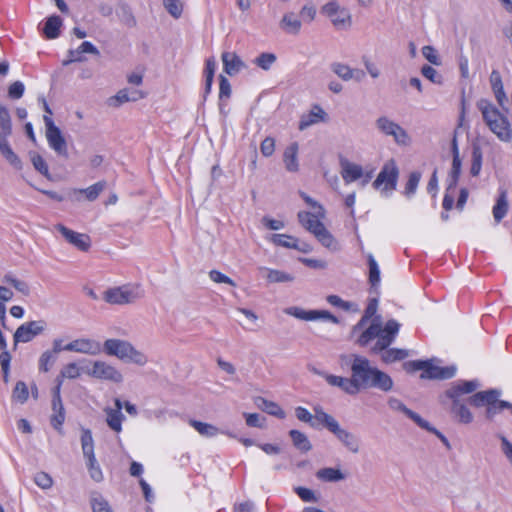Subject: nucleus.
I'll return each mask as SVG.
<instances>
[{"label":"nucleus","mask_w":512,"mask_h":512,"mask_svg":"<svg viewBox=\"0 0 512 512\" xmlns=\"http://www.w3.org/2000/svg\"><path fill=\"white\" fill-rule=\"evenodd\" d=\"M80 375L79 368L75 363H69L61 370V377L75 379Z\"/></svg>","instance_id":"nucleus-64"},{"label":"nucleus","mask_w":512,"mask_h":512,"mask_svg":"<svg viewBox=\"0 0 512 512\" xmlns=\"http://www.w3.org/2000/svg\"><path fill=\"white\" fill-rule=\"evenodd\" d=\"M315 421L323 424L331 433L339 426V423L334 417L325 413L321 408H315Z\"/></svg>","instance_id":"nucleus-41"},{"label":"nucleus","mask_w":512,"mask_h":512,"mask_svg":"<svg viewBox=\"0 0 512 512\" xmlns=\"http://www.w3.org/2000/svg\"><path fill=\"white\" fill-rule=\"evenodd\" d=\"M509 209V203L507 199V192L505 190L501 191L496 204L493 207V217L494 220L499 223L507 214Z\"/></svg>","instance_id":"nucleus-33"},{"label":"nucleus","mask_w":512,"mask_h":512,"mask_svg":"<svg viewBox=\"0 0 512 512\" xmlns=\"http://www.w3.org/2000/svg\"><path fill=\"white\" fill-rule=\"evenodd\" d=\"M62 26V19L59 16L53 15L45 22L43 33L47 39H55L60 34Z\"/></svg>","instance_id":"nucleus-35"},{"label":"nucleus","mask_w":512,"mask_h":512,"mask_svg":"<svg viewBox=\"0 0 512 512\" xmlns=\"http://www.w3.org/2000/svg\"><path fill=\"white\" fill-rule=\"evenodd\" d=\"M55 230H57L63 238L75 248L80 251L87 252L91 247V238L89 235L84 233L76 232L63 224H56L54 226Z\"/></svg>","instance_id":"nucleus-13"},{"label":"nucleus","mask_w":512,"mask_h":512,"mask_svg":"<svg viewBox=\"0 0 512 512\" xmlns=\"http://www.w3.org/2000/svg\"><path fill=\"white\" fill-rule=\"evenodd\" d=\"M423 56L433 65H441V59L434 47L427 45L422 48Z\"/></svg>","instance_id":"nucleus-60"},{"label":"nucleus","mask_w":512,"mask_h":512,"mask_svg":"<svg viewBox=\"0 0 512 512\" xmlns=\"http://www.w3.org/2000/svg\"><path fill=\"white\" fill-rule=\"evenodd\" d=\"M369 282L372 287L378 286L380 282V269L372 254L368 255Z\"/></svg>","instance_id":"nucleus-47"},{"label":"nucleus","mask_w":512,"mask_h":512,"mask_svg":"<svg viewBox=\"0 0 512 512\" xmlns=\"http://www.w3.org/2000/svg\"><path fill=\"white\" fill-rule=\"evenodd\" d=\"M477 108L480 110L484 122L493 123V121H500L501 124L505 123V117L489 100L480 99L477 102Z\"/></svg>","instance_id":"nucleus-17"},{"label":"nucleus","mask_w":512,"mask_h":512,"mask_svg":"<svg viewBox=\"0 0 512 512\" xmlns=\"http://www.w3.org/2000/svg\"><path fill=\"white\" fill-rule=\"evenodd\" d=\"M146 97V93L138 89L124 88L117 92V94L108 100L110 106L118 107L121 104L129 101H138Z\"/></svg>","instance_id":"nucleus-18"},{"label":"nucleus","mask_w":512,"mask_h":512,"mask_svg":"<svg viewBox=\"0 0 512 512\" xmlns=\"http://www.w3.org/2000/svg\"><path fill=\"white\" fill-rule=\"evenodd\" d=\"M501 391L498 389H489L486 391H480L468 398V402L474 407H482L487 406V404H491L495 396H500Z\"/></svg>","instance_id":"nucleus-27"},{"label":"nucleus","mask_w":512,"mask_h":512,"mask_svg":"<svg viewBox=\"0 0 512 512\" xmlns=\"http://www.w3.org/2000/svg\"><path fill=\"white\" fill-rule=\"evenodd\" d=\"M47 328L45 320L29 321L20 325L14 335V345L30 342L34 337L42 334Z\"/></svg>","instance_id":"nucleus-11"},{"label":"nucleus","mask_w":512,"mask_h":512,"mask_svg":"<svg viewBox=\"0 0 512 512\" xmlns=\"http://www.w3.org/2000/svg\"><path fill=\"white\" fill-rule=\"evenodd\" d=\"M276 61V55L273 53L264 52L261 53L255 60L254 63L261 69L267 71Z\"/></svg>","instance_id":"nucleus-50"},{"label":"nucleus","mask_w":512,"mask_h":512,"mask_svg":"<svg viewBox=\"0 0 512 512\" xmlns=\"http://www.w3.org/2000/svg\"><path fill=\"white\" fill-rule=\"evenodd\" d=\"M163 4L167 11L174 17H180L182 13V3L180 0H163Z\"/></svg>","instance_id":"nucleus-57"},{"label":"nucleus","mask_w":512,"mask_h":512,"mask_svg":"<svg viewBox=\"0 0 512 512\" xmlns=\"http://www.w3.org/2000/svg\"><path fill=\"white\" fill-rule=\"evenodd\" d=\"M350 358L355 394H358L363 389H369V383L376 367L371 366L367 358L358 354H351Z\"/></svg>","instance_id":"nucleus-4"},{"label":"nucleus","mask_w":512,"mask_h":512,"mask_svg":"<svg viewBox=\"0 0 512 512\" xmlns=\"http://www.w3.org/2000/svg\"><path fill=\"white\" fill-rule=\"evenodd\" d=\"M294 491L304 502H318V497L311 489L299 486L295 487Z\"/></svg>","instance_id":"nucleus-58"},{"label":"nucleus","mask_w":512,"mask_h":512,"mask_svg":"<svg viewBox=\"0 0 512 512\" xmlns=\"http://www.w3.org/2000/svg\"><path fill=\"white\" fill-rule=\"evenodd\" d=\"M189 424L202 436L214 437L220 433V430L209 423L201 422L198 420H189Z\"/></svg>","instance_id":"nucleus-40"},{"label":"nucleus","mask_w":512,"mask_h":512,"mask_svg":"<svg viewBox=\"0 0 512 512\" xmlns=\"http://www.w3.org/2000/svg\"><path fill=\"white\" fill-rule=\"evenodd\" d=\"M331 70L344 81H350L354 78V69L346 64L334 62L331 64Z\"/></svg>","instance_id":"nucleus-46"},{"label":"nucleus","mask_w":512,"mask_h":512,"mask_svg":"<svg viewBox=\"0 0 512 512\" xmlns=\"http://www.w3.org/2000/svg\"><path fill=\"white\" fill-rule=\"evenodd\" d=\"M325 380L329 385L340 388L348 395H356L352 376L350 378H346L329 374L325 375Z\"/></svg>","instance_id":"nucleus-28"},{"label":"nucleus","mask_w":512,"mask_h":512,"mask_svg":"<svg viewBox=\"0 0 512 512\" xmlns=\"http://www.w3.org/2000/svg\"><path fill=\"white\" fill-rule=\"evenodd\" d=\"M289 435L293 445L302 452H308L312 449V445L307 436L299 430H290Z\"/></svg>","instance_id":"nucleus-39"},{"label":"nucleus","mask_w":512,"mask_h":512,"mask_svg":"<svg viewBox=\"0 0 512 512\" xmlns=\"http://www.w3.org/2000/svg\"><path fill=\"white\" fill-rule=\"evenodd\" d=\"M53 415L51 416V425L58 431L61 430V426L65 420V412L62 401H60V405L53 406Z\"/></svg>","instance_id":"nucleus-49"},{"label":"nucleus","mask_w":512,"mask_h":512,"mask_svg":"<svg viewBox=\"0 0 512 512\" xmlns=\"http://www.w3.org/2000/svg\"><path fill=\"white\" fill-rule=\"evenodd\" d=\"M321 12L331 19L335 28L345 30L352 25V16L349 10L336 1H330L321 8Z\"/></svg>","instance_id":"nucleus-7"},{"label":"nucleus","mask_w":512,"mask_h":512,"mask_svg":"<svg viewBox=\"0 0 512 512\" xmlns=\"http://www.w3.org/2000/svg\"><path fill=\"white\" fill-rule=\"evenodd\" d=\"M390 409L404 413L408 418L413 420L419 427L423 429H430V424L424 420L420 415L407 408L402 401L397 398H390L388 400Z\"/></svg>","instance_id":"nucleus-19"},{"label":"nucleus","mask_w":512,"mask_h":512,"mask_svg":"<svg viewBox=\"0 0 512 512\" xmlns=\"http://www.w3.org/2000/svg\"><path fill=\"white\" fill-rule=\"evenodd\" d=\"M6 161L16 169L22 168L20 158L14 153L11 147L6 148L0 152Z\"/></svg>","instance_id":"nucleus-59"},{"label":"nucleus","mask_w":512,"mask_h":512,"mask_svg":"<svg viewBox=\"0 0 512 512\" xmlns=\"http://www.w3.org/2000/svg\"><path fill=\"white\" fill-rule=\"evenodd\" d=\"M104 352L115 356L122 361L132 362L144 366L148 359L146 355L137 350L130 342L121 339H107L103 345Z\"/></svg>","instance_id":"nucleus-3"},{"label":"nucleus","mask_w":512,"mask_h":512,"mask_svg":"<svg viewBox=\"0 0 512 512\" xmlns=\"http://www.w3.org/2000/svg\"><path fill=\"white\" fill-rule=\"evenodd\" d=\"M106 188L105 181H99L88 188L74 190V192H79L85 194V197L89 201H94L98 198L99 194Z\"/></svg>","instance_id":"nucleus-45"},{"label":"nucleus","mask_w":512,"mask_h":512,"mask_svg":"<svg viewBox=\"0 0 512 512\" xmlns=\"http://www.w3.org/2000/svg\"><path fill=\"white\" fill-rule=\"evenodd\" d=\"M259 272L267 279L269 283H286L294 280L293 275L280 270L259 267Z\"/></svg>","instance_id":"nucleus-30"},{"label":"nucleus","mask_w":512,"mask_h":512,"mask_svg":"<svg viewBox=\"0 0 512 512\" xmlns=\"http://www.w3.org/2000/svg\"><path fill=\"white\" fill-rule=\"evenodd\" d=\"M91 505L93 512H112L108 502L101 496L92 498Z\"/></svg>","instance_id":"nucleus-62"},{"label":"nucleus","mask_w":512,"mask_h":512,"mask_svg":"<svg viewBox=\"0 0 512 512\" xmlns=\"http://www.w3.org/2000/svg\"><path fill=\"white\" fill-rule=\"evenodd\" d=\"M399 170L394 162L390 160L384 164L377 178L373 182V187L379 189L382 187L381 192L387 194L396 189Z\"/></svg>","instance_id":"nucleus-9"},{"label":"nucleus","mask_w":512,"mask_h":512,"mask_svg":"<svg viewBox=\"0 0 512 512\" xmlns=\"http://www.w3.org/2000/svg\"><path fill=\"white\" fill-rule=\"evenodd\" d=\"M56 356L50 350L42 353L39 358V369L43 372H48L51 366L55 363Z\"/></svg>","instance_id":"nucleus-53"},{"label":"nucleus","mask_w":512,"mask_h":512,"mask_svg":"<svg viewBox=\"0 0 512 512\" xmlns=\"http://www.w3.org/2000/svg\"><path fill=\"white\" fill-rule=\"evenodd\" d=\"M490 131L494 133L501 141L509 142L512 139V129L508 119L505 117V123L501 124L496 120L493 123L486 124Z\"/></svg>","instance_id":"nucleus-29"},{"label":"nucleus","mask_w":512,"mask_h":512,"mask_svg":"<svg viewBox=\"0 0 512 512\" xmlns=\"http://www.w3.org/2000/svg\"><path fill=\"white\" fill-rule=\"evenodd\" d=\"M34 482L42 489H49L53 484L51 476L45 472H39L34 477Z\"/></svg>","instance_id":"nucleus-63"},{"label":"nucleus","mask_w":512,"mask_h":512,"mask_svg":"<svg viewBox=\"0 0 512 512\" xmlns=\"http://www.w3.org/2000/svg\"><path fill=\"white\" fill-rule=\"evenodd\" d=\"M221 57L224 71L230 76L238 74L246 67L245 63L234 52H223Z\"/></svg>","instance_id":"nucleus-21"},{"label":"nucleus","mask_w":512,"mask_h":512,"mask_svg":"<svg viewBox=\"0 0 512 512\" xmlns=\"http://www.w3.org/2000/svg\"><path fill=\"white\" fill-rule=\"evenodd\" d=\"M119 17L121 22L128 27H133L136 24L135 17L133 16L131 9L127 5L120 6Z\"/></svg>","instance_id":"nucleus-55"},{"label":"nucleus","mask_w":512,"mask_h":512,"mask_svg":"<svg viewBox=\"0 0 512 512\" xmlns=\"http://www.w3.org/2000/svg\"><path fill=\"white\" fill-rule=\"evenodd\" d=\"M87 466L90 477L96 482H101L103 480V474L100 466L97 464L96 457L94 458L93 461L87 460Z\"/></svg>","instance_id":"nucleus-61"},{"label":"nucleus","mask_w":512,"mask_h":512,"mask_svg":"<svg viewBox=\"0 0 512 512\" xmlns=\"http://www.w3.org/2000/svg\"><path fill=\"white\" fill-rule=\"evenodd\" d=\"M326 116V112L319 105H314L308 114L302 115L299 130L303 131L314 124L325 121Z\"/></svg>","instance_id":"nucleus-23"},{"label":"nucleus","mask_w":512,"mask_h":512,"mask_svg":"<svg viewBox=\"0 0 512 512\" xmlns=\"http://www.w3.org/2000/svg\"><path fill=\"white\" fill-rule=\"evenodd\" d=\"M106 414V423L109 428L117 433L122 431V422L125 420V416L122 411L113 410L111 407L104 408Z\"/></svg>","instance_id":"nucleus-32"},{"label":"nucleus","mask_w":512,"mask_h":512,"mask_svg":"<svg viewBox=\"0 0 512 512\" xmlns=\"http://www.w3.org/2000/svg\"><path fill=\"white\" fill-rule=\"evenodd\" d=\"M0 128L6 134L12 133L11 118L8 110L0 104Z\"/></svg>","instance_id":"nucleus-54"},{"label":"nucleus","mask_w":512,"mask_h":512,"mask_svg":"<svg viewBox=\"0 0 512 512\" xmlns=\"http://www.w3.org/2000/svg\"><path fill=\"white\" fill-rule=\"evenodd\" d=\"M333 434L350 452L356 454L360 450V441L356 435L346 429L341 428L339 425Z\"/></svg>","instance_id":"nucleus-20"},{"label":"nucleus","mask_w":512,"mask_h":512,"mask_svg":"<svg viewBox=\"0 0 512 512\" xmlns=\"http://www.w3.org/2000/svg\"><path fill=\"white\" fill-rule=\"evenodd\" d=\"M378 354H381V360L386 363L390 364L396 361L403 360L408 357L409 353L405 349H398V348H386L385 350L379 352Z\"/></svg>","instance_id":"nucleus-36"},{"label":"nucleus","mask_w":512,"mask_h":512,"mask_svg":"<svg viewBox=\"0 0 512 512\" xmlns=\"http://www.w3.org/2000/svg\"><path fill=\"white\" fill-rule=\"evenodd\" d=\"M29 392L27 385L23 381H18L12 393V398L20 403L27 401Z\"/></svg>","instance_id":"nucleus-51"},{"label":"nucleus","mask_w":512,"mask_h":512,"mask_svg":"<svg viewBox=\"0 0 512 512\" xmlns=\"http://www.w3.org/2000/svg\"><path fill=\"white\" fill-rule=\"evenodd\" d=\"M323 217L324 214L318 215L317 211H314L313 213L301 211L298 213L299 222L306 230L312 233L323 246L331 250H336V240L320 221V218Z\"/></svg>","instance_id":"nucleus-2"},{"label":"nucleus","mask_w":512,"mask_h":512,"mask_svg":"<svg viewBox=\"0 0 512 512\" xmlns=\"http://www.w3.org/2000/svg\"><path fill=\"white\" fill-rule=\"evenodd\" d=\"M83 53H90L97 56L100 54L99 50L91 42L85 41L77 49L68 51L69 59L65 60L63 65L84 61Z\"/></svg>","instance_id":"nucleus-24"},{"label":"nucleus","mask_w":512,"mask_h":512,"mask_svg":"<svg viewBox=\"0 0 512 512\" xmlns=\"http://www.w3.org/2000/svg\"><path fill=\"white\" fill-rule=\"evenodd\" d=\"M88 374L94 378L114 383H121L123 381V375L121 372L104 361H95Z\"/></svg>","instance_id":"nucleus-14"},{"label":"nucleus","mask_w":512,"mask_h":512,"mask_svg":"<svg viewBox=\"0 0 512 512\" xmlns=\"http://www.w3.org/2000/svg\"><path fill=\"white\" fill-rule=\"evenodd\" d=\"M284 313L305 321L326 320L334 324L339 323L338 318L327 310H304L297 306H291L286 308Z\"/></svg>","instance_id":"nucleus-12"},{"label":"nucleus","mask_w":512,"mask_h":512,"mask_svg":"<svg viewBox=\"0 0 512 512\" xmlns=\"http://www.w3.org/2000/svg\"><path fill=\"white\" fill-rule=\"evenodd\" d=\"M371 388L388 392L393 388V380L387 373L376 368L369 383V389Z\"/></svg>","instance_id":"nucleus-26"},{"label":"nucleus","mask_w":512,"mask_h":512,"mask_svg":"<svg viewBox=\"0 0 512 512\" xmlns=\"http://www.w3.org/2000/svg\"><path fill=\"white\" fill-rule=\"evenodd\" d=\"M403 368L407 372H415L422 370L421 378L423 379H449L456 373L455 366L439 367L431 364L429 361H408L403 364Z\"/></svg>","instance_id":"nucleus-5"},{"label":"nucleus","mask_w":512,"mask_h":512,"mask_svg":"<svg viewBox=\"0 0 512 512\" xmlns=\"http://www.w3.org/2000/svg\"><path fill=\"white\" fill-rule=\"evenodd\" d=\"M341 176L345 184H350L364 176V170L361 165L350 162L346 158L340 159Z\"/></svg>","instance_id":"nucleus-15"},{"label":"nucleus","mask_w":512,"mask_h":512,"mask_svg":"<svg viewBox=\"0 0 512 512\" xmlns=\"http://www.w3.org/2000/svg\"><path fill=\"white\" fill-rule=\"evenodd\" d=\"M31 161H32V164L34 166V168L40 172L42 175H44L46 178H50V173H49V169H48V165L46 163V161L43 159L42 156H40L39 154H32L31 155Z\"/></svg>","instance_id":"nucleus-52"},{"label":"nucleus","mask_w":512,"mask_h":512,"mask_svg":"<svg viewBox=\"0 0 512 512\" xmlns=\"http://www.w3.org/2000/svg\"><path fill=\"white\" fill-rule=\"evenodd\" d=\"M280 26L288 33L298 34L301 29V21L293 13H288L283 16Z\"/></svg>","instance_id":"nucleus-43"},{"label":"nucleus","mask_w":512,"mask_h":512,"mask_svg":"<svg viewBox=\"0 0 512 512\" xmlns=\"http://www.w3.org/2000/svg\"><path fill=\"white\" fill-rule=\"evenodd\" d=\"M452 400L451 413L454 418L462 423L469 424L473 421V415L461 399L450 398Z\"/></svg>","instance_id":"nucleus-25"},{"label":"nucleus","mask_w":512,"mask_h":512,"mask_svg":"<svg viewBox=\"0 0 512 512\" xmlns=\"http://www.w3.org/2000/svg\"><path fill=\"white\" fill-rule=\"evenodd\" d=\"M3 282L11 285L16 291L22 294L25 297H28L31 293V288L29 284L24 281L16 278L11 273L5 274L3 277Z\"/></svg>","instance_id":"nucleus-37"},{"label":"nucleus","mask_w":512,"mask_h":512,"mask_svg":"<svg viewBox=\"0 0 512 512\" xmlns=\"http://www.w3.org/2000/svg\"><path fill=\"white\" fill-rule=\"evenodd\" d=\"M471 158L470 173L473 177H477L481 171L483 158L481 147L478 144H473Z\"/></svg>","instance_id":"nucleus-44"},{"label":"nucleus","mask_w":512,"mask_h":512,"mask_svg":"<svg viewBox=\"0 0 512 512\" xmlns=\"http://www.w3.org/2000/svg\"><path fill=\"white\" fill-rule=\"evenodd\" d=\"M142 296V291L138 285L129 284L109 288L103 293L104 301L112 305L132 304Z\"/></svg>","instance_id":"nucleus-6"},{"label":"nucleus","mask_w":512,"mask_h":512,"mask_svg":"<svg viewBox=\"0 0 512 512\" xmlns=\"http://www.w3.org/2000/svg\"><path fill=\"white\" fill-rule=\"evenodd\" d=\"M478 387L479 382L477 380L457 381L446 391V396L448 398L460 399L461 395L472 393Z\"/></svg>","instance_id":"nucleus-22"},{"label":"nucleus","mask_w":512,"mask_h":512,"mask_svg":"<svg viewBox=\"0 0 512 512\" xmlns=\"http://www.w3.org/2000/svg\"><path fill=\"white\" fill-rule=\"evenodd\" d=\"M420 180H421L420 172L414 171V172L410 173L409 179H408V181L405 185V189H404V195L407 198H410L415 194Z\"/></svg>","instance_id":"nucleus-48"},{"label":"nucleus","mask_w":512,"mask_h":512,"mask_svg":"<svg viewBox=\"0 0 512 512\" xmlns=\"http://www.w3.org/2000/svg\"><path fill=\"white\" fill-rule=\"evenodd\" d=\"M297 154H298V143L297 142L291 143L284 151L283 161L285 164V168L289 172H297L299 169Z\"/></svg>","instance_id":"nucleus-31"},{"label":"nucleus","mask_w":512,"mask_h":512,"mask_svg":"<svg viewBox=\"0 0 512 512\" xmlns=\"http://www.w3.org/2000/svg\"><path fill=\"white\" fill-rule=\"evenodd\" d=\"M316 477L325 482H338L345 479V475L339 469L331 467L319 469Z\"/></svg>","instance_id":"nucleus-38"},{"label":"nucleus","mask_w":512,"mask_h":512,"mask_svg":"<svg viewBox=\"0 0 512 512\" xmlns=\"http://www.w3.org/2000/svg\"><path fill=\"white\" fill-rule=\"evenodd\" d=\"M400 329V324L394 320H388L384 327L381 325L380 317H375L370 325L366 327L359 335L356 343L361 346H367L372 340L377 339L371 347V353L378 354L388 348L395 340Z\"/></svg>","instance_id":"nucleus-1"},{"label":"nucleus","mask_w":512,"mask_h":512,"mask_svg":"<svg viewBox=\"0 0 512 512\" xmlns=\"http://www.w3.org/2000/svg\"><path fill=\"white\" fill-rule=\"evenodd\" d=\"M422 75L435 84H442V76L432 66L424 65L421 68Z\"/></svg>","instance_id":"nucleus-56"},{"label":"nucleus","mask_w":512,"mask_h":512,"mask_svg":"<svg viewBox=\"0 0 512 512\" xmlns=\"http://www.w3.org/2000/svg\"><path fill=\"white\" fill-rule=\"evenodd\" d=\"M500 396H495V399L491 401V404H487V408L485 411V417L488 420H493L496 414L500 413L504 409H508L510 407V403L505 400H499Z\"/></svg>","instance_id":"nucleus-42"},{"label":"nucleus","mask_w":512,"mask_h":512,"mask_svg":"<svg viewBox=\"0 0 512 512\" xmlns=\"http://www.w3.org/2000/svg\"><path fill=\"white\" fill-rule=\"evenodd\" d=\"M255 404L259 409L265 411L266 413H268L270 415H273V416H276L279 418L285 417V412L281 409V407L278 404H276L272 401L266 400L263 397H257L255 399Z\"/></svg>","instance_id":"nucleus-34"},{"label":"nucleus","mask_w":512,"mask_h":512,"mask_svg":"<svg viewBox=\"0 0 512 512\" xmlns=\"http://www.w3.org/2000/svg\"><path fill=\"white\" fill-rule=\"evenodd\" d=\"M100 343L91 339H77L64 346L66 351L95 355L100 352Z\"/></svg>","instance_id":"nucleus-16"},{"label":"nucleus","mask_w":512,"mask_h":512,"mask_svg":"<svg viewBox=\"0 0 512 512\" xmlns=\"http://www.w3.org/2000/svg\"><path fill=\"white\" fill-rule=\"evenodd\" d=\"M45 136L49 146L60 156L68 157L67 142L62 135L61 130L55 125L50 116L44 115Z\"/></svg>","instance_id":"nucleus-8"},{"label":"nucleus","mask_w":512,"mask_h":512,"mask_svg":"<svg viewBox=\"0 0 512 512\" xmlns=\"http://www.w3.org/2000/svg\"><path fill=\"white\" fill-rule=\"evenodd\" d=\"M375 126L379 132L386 136L393 137L394 141L406 146L410 143V137L407 132L396 122L386 116H380L375 121Z\"/></svg>","instance_id":"nucleus-10"}]
</instances>
